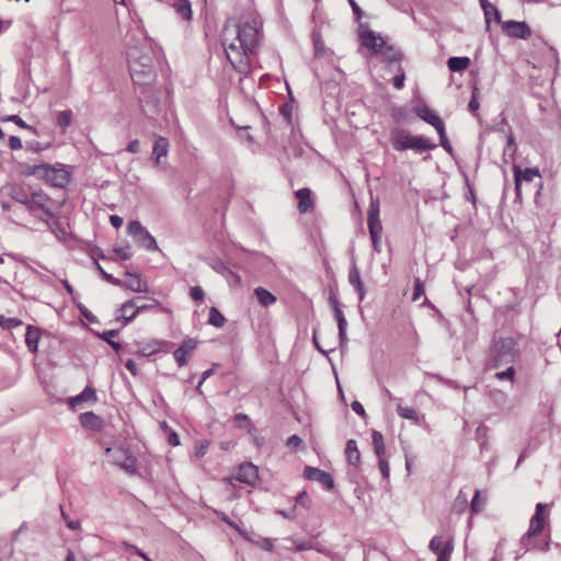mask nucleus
I'll return each mask as SVG.
<instances>
[{
    "mask_svg": "<svg viewBox=\"0 0 561 561\" xmlns=\"http://www.w3.org/2000/svg\"><path fill=\"white\" fill-rule=\"evenodd\" d=\"M350 283L356 287V289L358 290V293L360 295V298H363L364 287H363V283H362L359 273H358V271L356 268H354L350 273Z\"/></svg>",
    "mask_w": 561,
    "mask_h": 561,
    "instance_id": "e433bc0d",
    "label": "nucleus"
},
{
    "mask_svg": "<svg viewBox=\"0 0 561 561\" xmlns=\"http://www.w3.org/2000/svg\"><path fill=\"white\" fill-rule=\"evenodd\" d=\"M287 447L291 450H296L302 445V439L298 435H291L286 443Z\"/></svg>",
    "mask_w": 561,
    "mask_h": 561,
    "instance_id": "603ef678",
    "label": "nucleus"
},
{
    "mask_svg": "<svg viewBox=\"0 0 561 561\" xmlns=\"http://www.w3.org/2000/svg\"><path fill=\"white\" fill-rule=\"evenodd\" d=\"M98 270H99L100 274L102 275L103 279H105L107 283H110L114 286L121 285V279L106 273L100 264H98Z\"/></svg>",
    "mask_w": 561,
    "mask_h": 561,
    "instance_id": "de8ad7c7",
    "label": "nucleus"
},
{
    "mask_svg": "<svg viewBox=\"0 0 561 561\" xmlns=\"http://www.w3.org/2000/svg\"><path fill=\"white\" fill-rule=\"evenodd\" d=\"M397 412L402 419L416 421L419 417L416 410L412 407H404V405L398 404Z\"/></svg>",
    "mask_w": 561,
    "mask_h": 561,
    "instance_id": "c9c22d12",
    "label": "nucleus"
},
{
    "mask_svg": "<svg viewBox=\"0 0 561 561\" xmlns=\"http://www.w3.org/2000/svg\"><path fill=\"white\" fill-rule=\"evenodd\" d=\"M547 504L538 503L536 505L535 514L529 520V527L522 538V543L526 549L535 548L531 540L538 536L548 525L549 514L546 512Z\"/></svg>",
    "mask_w": 561,
    "mask_h": 561,
    "instance_id": "423d86ee",
    "label": "nucleus"
},
{
    "mask_svg": "<svg viewBox=\"0 0 561 561\" xmlns=\"http://www.w3.org/2000/svg\"><path fill=\"white\" fill-rule=\"evenodd\" d=\"M72 116L73 114L71 110L60 111L57 114V124L60 127L62 134H65L67 128L71 125Z\"/></svg>",
    "mask_w": 561,
    "mask_h": 561,
    "instance_id": "7c9ffc66",
    "label": "nucleus"
},
{
    "mask_svg": "<svg viewBox=\"0 0 561 561\" xmlns=\"http://www.w3.org/2000/svg\"><path fill=\"white\" fill-rule=\"evenodd\" d=\"M61 515H62L64 519L66 520L68 528L72 529V530H77L80 528V523L78 520L68 519V517L64 511H61Z\"/></svg>",
    "mask_w": 561,
    "mask_h": 561,
    "instance_id": "bf43d9fd",
    "label": "nucleus"
},
{
    "mask_svg": "<svg viewBox=\"0 0 561 561\" xmlns=\"http://www.w3.org/2000/svg\"><path fill=\"white\" fill-rule=\"evenodd\" d=\"M438 135H439V138H440L442 147L449 151L451 149V146H450L449 140H448V138L446 136V130L444 129L443 135L442 134H438Z\"/></svg>",
    "mask_w": 561,
    "mask_h": 561,
    "instance_id": "e2e57ef3",
    "label": "nucleus"
},
{
    "mask_svg": "<svg viewBox=\"0 0 561 561\" xmlns=\"http://www.w3.org/2000/svg\"><path fill=\"white\" fill-rule=\"evenodd\" d=\"M80 423L83 427L90 430H100L103 425V421L100 416L93 412H85L80 415Z\"/></svg>",
    "mask_w": 561,
    "mask_h": 561,
    "instance_id": "a878e982",
    "label": "nucleus"
},
{
    "mask_svg": "<svg viewBox=\"0 0 561 561\" xmlns=\"http://www.w3.org/2000/svg\"><path fill=\"white\" fill-rule=\"evenodd\" d=\"M514 376H515V368L512 365L508 366L507 369L495 374V378L499 380L507 379V380L513 381Z\"/></svg>",
    "mask_w": 561,
    "mask_h": 561,
    "instance_id": "37998d69",
    "label": "nucleus"
},
{
    "mask_svg": "<svg viewBox=\"0 0 561 561\" xmlns=\"http://www.w3.org/2000/svg\"><path fill=\"white\" fill-rule=\"evenodd\" d=\"M479 1H480V5H481L483 11L488 12V9H489V11L493 10L495 12V5L494 4L490 3L488 0H479Z\"/></svg>",
    "mask_w": 561,
    "mask_h": 561,
    "instance_id": "774afa93",
    "label": "nucleus"
},
{
    "mask_svg": "<svg viewBox=\"0 0 561 561\" xmlns=\"http://www.w3.org/2000/svg\"><path fill=\"white\" fill-rule=\"evenodd\" d=\"M304 477L308 480L318 481L328 490H332L334 488V480L332 476L329 472L323 471L321 469L307 466L304 470Z\"/></svg>",
    "mask_w": 561,
    "mask_h": 561,
    "instance_id": "2eb2a0df",
    "label": "nucleus"
},
{
    "mask_svg": "<svg viewBox=\"0 0 561 561\" xmlns=\"http://www.w3.org/2000/svg\"><path fill=\"white\" fill-rule=\"evenodd\" d=\"M378 465H379L381 476L385 479H388L390 476V467H389V462L387 461L386 457L378 458Z\"/></svg>",
    "mask_w": 561,
    "mask_h": 561,
    "instance_id": "3c124183",
    "label": "nucleus"
},
{
    "mask_svg": "<svg viewBox=\"0 0 561 561\" xmlns=\"http://www.w3.org/2000/svg\"><path fill=\"white\" fill-rule=\"evenodd\" d=\"M447 65L451 72H461L469 67L470 59L468 57H450Z\"/></svg>",
    "mask_w": 561,
    "mask_h": 561,
    "instance_id": "cd10ccee",
    "label": "nucleus"
},
{
    "mask_svg": "<svg viewBox=\"0 0 561 561\" xmlns=\"http://www.w3.org/2000/svg\"><path fill=\"white\" fill-rule=\"evenodd\" d=\"M502 31L512 38L528 39L531 36V30L526 22L505 21L502 23Z\"/></svg>",
    "mask_w": 561,
    "mask_h": 561,
    "instance_id": "ddd939ff",
    "label": "nucleus"
},
{
    "mask_svg": "<svg viewBox=\"0 0 561 561\" xmlns=\"http://www.w3.org/2000/svg\"><path fill=\"white\" fill-rule=\"evenodd\" d=\"M96 392L93 388L87 387L80 394L71 397L68 401L71 408H78L82 402H95Z\"/></svg>",
    "mask_w": 561,
    "mask_h": 561,
    "instance_id": "4be33fe9",
    "label": "nucleus"
},
{
    "mask_svg": "<svg viewBox=\"0 0 561 561\" xmlns=\"http://www.w3.org/2000/svg\"><path fill=\"white\" fill-rule=\"evenodd\" d=\"M415 113L421 119L432 125L438 134L443 135L445 124L435 111L428 106H421L415 110Z\"/></svg>",
    "mask_w": 561,
    "mask_h": 561,
    "instance_id": "dca6fc26",
    "label": "nucleus"
},
{
    "mask_svg": "<svg viewBox=\"0 0 561 561\" xmlns=\"http://www.w3.org/2000/svg\"><path fill=\"white\" fill-rule=\"evenodd\" d=\"M425 294V288L423 283L416 278L414 282V288H413V301H417L422 296Z\"/></svg>",
    "mask_w": 561,
    "mask_h": 561,
    "instance_id": "c03bdc74",
    "label": "nucleus"
},
{
    "mask_svg": "<svg viewBox=\"0 0 561 561\" xmlns=\"http://www.w3.org/2000/svg\"><path fill=\"white\" fill-rule=\"evenodd\" d=\"M478 93L479 89L477 87L473 88L472 91V98L468 104L469 111L472 113H476L479 110V102H478Z\"/></svg>",
    "mask_w": 561,
    "mask_h": 561,
    "instance_id": "09e8293b",
    "label": "nucleus"
},
{
    "mask_svg": "<svg viewBox=\"0 0 561 561\" xmlns=\"http://www.w3.org/2000/svg\"><path fill=\"white\" fill-rule=\"evenodd\" d=\"M9 147L11 150H21L23 148L22 140L18 136H10Z\"/></svg>",
    "mask_w": 561,
    "mask_h": 561,
    "instance_id": "13d9d810",
    "label": "nucleus"
},
{
    "mask_svg": "<svg viewBox=\"0 0 561 561\" xmlns=\"http://www.w3.org/2000/svg\"><path fill=\"white\" fill-rule=\"evenodd\" d=\"M158 306H159V301L158 300L150 299L149 304H142V305H137L136 304V309L138 310V313H139V312L145 311V310H152V309L157 308Z\"/></svg>",
    "mask_w": 561,
    "mask_h": 561,
    "instance_id": "6e6d98bb",
    "label": "nucleus"
},
{
    "mask_svg": "<svg viewBox=\"0 0 561 561\" xmlns=\"http://www.w3.org/2000/svg\"><path fill=\"white\" fill-rule=\"evenodd\" d=\"M22 324L21 320H18L15 318H5L3 316H0V325L4 328H15Z\"/></svg>",
    "mask_w": 561,
    "mask_h": 561,
    "instance_id": "49530a36",
    "label": "nucleus"
},
{
    "mask_svg": "<svg viewBox=\"0 0 561 561\" xmlns=\"http://www.w3.org/2000/svg\"><path fill=\"white\" fill-rule=\"evenodd\" d=\"M254 294L263 307H267L276 301V296L263 287L255 288Z\"/></svg>",
    "mask_w": 561,
    "mask_h": 561,
    "instance_id": "c85d7f7f",
    "label": "nucleus"
},
{
    "mask_svg": "<svg viewBox=\"0 0 561 561\" xmlns=\"http://www.w3.org/2000/svg\"><path fill=\"white\" fill-rule=\"evenodd\" d=\"M129 70L131 80L139 85H146L153 81L154 71L152 59L149 55L135 56V51L129 53Z\"/></svg>",
    "mask_w": 561,
    "mask_h": 561,
    "instance_id": "20e7f679",
    "label": "nucleus"
},
{
    "mask_svg": "<svg viewBox=\"0 0 561 561\" xmlns=\"http://www.w3.org/2000/svg\"><path fill=\"white\" fill-rule=\"evenodd\" d=\"M209 445H210V443L206 439L197 442L196 447H195V456L197 458L204 457L208 451Z\"/></svg>",
    "mask_w": 561,
    "mask_h": 561,
    "instance_id": "a19ab883",
    "label": "nucleus"
},
{
    "mask_svg": "<svg viewBox=\"0 0 561 561\" xmlns=\"http://www.w3.org/2000/svg\"><path fill=\"white\" fill-rule=\"evenodd\" d=\"M118 287L129 289L134 293H148V283L139 274L126 272L125 279H121Z\"/></svg>",
    "mask_w": 561,
    "mask_h": 561,
    "instance_id": "4468645a",
    "label": "nucleus"
},
{
    "mask_svg": "<svg viewBox=\"0 0 561 561\" xmlns=\"http://www.w3.org/2000/svg\"><path fill=\"white\" fill-rule=\"evenodd\" d=\"M110 222L112 224V226L116 229L121 228L124 220L121 216L118 215H111L110 216Z\"/></svg>",
    "mask_w": 561,
    "mask_h": 561,
    "instance_id": "052dcab7",
    "label": "nucleus"
},
{
    "mask_svg": "<svg viewBox=\"0 0 561 561\" xmlns=\"http://www.w3.org/2000/svg\"><path fill=\"white\" fill-rule=\"evenodd\" d=\"M50 198L43 192H33L30 198H26L25 205L30 210L41 209L46 214L50 211Z\"/></svg>",
    "mask_w": 561,
    "mask_h": 561,
    "instance_id": "f3484780",
    "label": "nucleus"
},
{
    "mask_svg": "<svg viewBox=\"0 0 561 561\" xmlns=\"http://www.w3.org/2000/svg\"><path fill=\"white\" fill-rule=\"evenodd\" d=\"M175 12L184 20L190 21L192 19V7L188 0H176L173 3Z\"/></svg>",
    "mask_w": 561,
    "mask_h": 561,
    "instance_id": "bb28decb",
    "label": "nucleus"
},
{
    "mask_svg": "<svg viewBox=\"0 0 561 561\" xmlns=\"http://www.w3.org/2000/svg\"><path fill=\"white\" fill-rule=\"evenodd\" d=\"M453 551L451 542H447L442 551L437 552V561H449Z\"/></svg>",
    "mask_w": 561,
    "mask_h": 561,
    "instance_id": "79ce46f5",
    "label": "nucleus"
},
{
    "mask_svg": "<svg viewBox=\"0 0 561 561\" xmlns=\"http://www.w3.org/2000/svg\"><path fill=\"white\" fill-rule=\"evenodd\" d=\"M404 79H405V73L402 69H400V73H398L394 78H393V87L397 89V90H401L404 85Z\"/></svg>",
    "mask_w": 561,
    "mask_h": 561,
    "instance_id": "4d7b16f0",
    "label": "nucleus"
},
{
    "mask_svg": "<svg viewBox=\"0 0 561 561\" xmlns=\"http://www.w3.org/2000/svg\"><path fill=\"white\" fill-rule=\"evenodd\" d=\"M125 366L133 376L138 374L137 365L133 359H128Z\"/></svg>",
    "mask_w": 561,
    "mask_h": 561,
    "instance_id": "0e129e2a",
    "label": "nucleus"
},
{
    "mask_svg": "<svg viewBox=\"0 0 561 561\" xmlns=\"http://www.w3.org/2000/svg\"><path fill=\"white\" fill-rule=\"evenodd\" d=\"M329 302L333 309L334 318L337 321L339 336H340L341 344H343L346 341V332H345L346 325H347L346 319H345L344 313L340 307V302L334 295H332L329 298Z\"/></svg>",
    "mask_w": 561,
    "mask_h": 561,
    "instance_id": "a211bd4d",
    "label": "nucleus"
},
{
    "mask_svg": "<svg viewBox=\"0 0 561 561\" xmlns=\"http://www.w3.org/2000/svg\"><path fill=\"white\" fill-rule=\"evenodd\" d=\"M138 300H140V298L128 300L122 305L119 314L125 323L130 322L138 314V310L136 309V302Z\"/></svg>",
    "mask_w": 561,
    "mask_h": 561,
    "instance_id": "b1692460",
    "label": "nucleus"
},
{
    "mask_svg": "<svg viewBox=\"0 0 561 561\" xmlns=\"http://www.w3.org/2000/svg\"><path fill=\"white\" fill-rule=\"evenodd\" d=\"M371 437H373L374 450H375L377 458L386 457V446H385L382 434L378 431H374Z\"/></svg>",
    "mask_w": 561,
    "mask_h": 561,
    "instance_id": "c756f323",
    "label": "nucleus"
},
{
    "mask_svg": "<svg viewBox=\"0 0 561 561\" xmlns=\"http://www.w3.org/2000/svg\"><path fill=\"white\" fill-rule=\"evenodd\" d=\"M127 151L130 153H137L139 151V141L137 139L131 140L127 146Z\"/></svg>",
    "mask_w": 561,
    "mask_h": 561,
    "instance_id": "69168bd1",
    "label": "nucleus"
},
{
    "mask_svg": "<svg viewBox=\"0 0 561 561\" xmlns=\"http://www.w3.org/2000/svg\"><path fill=\"white\" fill-rule=\"evenodd\" d=\"M190 296L193 300L202 301L205 297L204 290L199 286H194L190 290Z\"/></svg>",
    "mask_w": 561,
    "mask_h": 561,
    "instance_id": "864d4df0",
    "label": "nucleus"
},
{
    "mask_svg": "<svg viewBox=\"0 0 561 561\" xmlns=\"http://www.w3.org/2000/svg\"><path fill=\"white\" fill-rule=\"evenodd\" d=\"M260 26L257 19L245 18L238 25H226L222 31L226 56L238 72L250 69V55L255 53L260 42Z\"/></svg>",
    "mask_w": 561,
    "mask_h": 561,
    "instance_id": "f257e3e1",
    "label": "nucleus"
},
{
    "mask_svg": "<svg viewBox=\"0 0 561 561\" xmlns=\"http://www.w3.org/2000/svg\"><path fill=\"white\" fill-rule=\"evenodd\" d=\"M485 504V500L481 499V492L477 491L472 501H471V512L472 513H480Z\"/></svg>",
    "mask_w": 561,
    "mask_h": 561,
    "instance_id": "ea45409f",
    "label": "nucleus"
},
{
    "mask_svg": "<svg viewBox=\"0 0 561 561\" xmlns=\"http://www.w3.org/2000/svg\"><path fill=\"white\" fill-rule=\"evenodd\" d=\"M26 174L35 175L55 187H65L70 182V173L62 168L49 164H34L27 167Z\"/></svg>",
    "mask_w": 561,
    "mask_h": 561,
    "instance_id": "39448f33",
    "label": "nucleus"
},
{
    "mask_svg": "<svg viewBox=\"0 0 561 561\" xmlns=\"http://www.w3.org/2000/svg\"><path fill=\"white\" fill-rule=\"evenodd\" d=\"M41 340V331L38 328L27 325L25 333V343L32 353L37 352L38 343Z\"/></svg>",
    "mask_w": 561,
    "mask_h": 561,
    "instance_id": "5701e85b",
    "label": "nucleus"
},
{
    "mask_svg": "<svg viewBox=\"0 0 561 561\" xmlns=\"http://www.w3.org/2000/svg\"><path fill=\"white\" fill-rule=\"evenodd\" d=\"M468 505L467 495L463 492H459V494L456 496L454 504H453V512L456 514H461L466 511Z\"/></svg>",
    "mask_w": 561,
    "mask_h": 561,
    "instance_id": "f704fd0d",
    "label": "nucleus"
},
{
    "mask_svg": "<svg viewBox=\"0 0 561 561\" xmlns=\"http://www.w3.org/2000/svg\"><path fill=\"white\" fill-rule=\"evenodd\" d=\"M492 367L499 368L504 365H512L519 357L517 343L513 337H502L496 341L492 348Z\"/></svg>",
    "mask_w": 561,
    "mask_h": 561,
    "instance_id": "7ed1b4c3",
    "label": "nucleus"
},
{
    "mask_svg": "<svg viewBox=\"0 0 561 561\" xmlns=\"http://www.w3.org/2000/svg\"><path fill=\"white\" fill-rule=\"evenodd\" d=\"M444 546H445V545H444L443 537H440V536H435V537H433V538L431 539L428 548H430L433 552L437 553V552L442 551V549L444 548Z\"/></svg>",
    "mask_w": 561,
    "mask_h": 561,
    "instance_id": "a18cd8bd",
    "label": "nucleus"
},
{
    "mask_svg": "<svg viewBox=\"0 0 561 561\" xmlns=\"http://www.w3.org/2000/svg\"><path fill=\"white\" fill-rule=\"evenodd\" d=\"M0 122H12L14 123L15 125H18L19 127L23 128V129H27L30 131H32L33 134H36V129L26 124L19 115H7V116H3L0 118Z\"/></svg>",
    "mask_w": 561,
    "mask_h": 561,
    "instance_id": "473e14b6",
    "label": "nucleus"
},
{
    "mask_svg": "<svg viewBox=\"0 0 561 561\" xmlns=\"http://www.w3.org/2000/svg\"><path fill=\"white\" fill-rule=\"evenodd\" d=\"M345 456L350 465L357 467L360 462V453L357 448V443L354 439H350L346 443Z\"/></svg>",
    "mask_w": 561,
    "mask_h": 561,
    "instance_id": "393cba45",
    "label": "nucleus"
},
{
    "mask_svg": "<svg viewBox=\"0 0 561 561\" xmlns=\"http://www.w3.org/2000/svg\"><path fill=\"white\" fill-rule=\"evenodd\" d=\"M114 251L122 260H129L131 257L130 247L116 248Z\"/></svg>",
    "mask_w": 561,
    "mask_h": 561,
    "instance_id": "5fc2aeb1",
    "label": "nucleus"
},
{
    "mask_svg": "<svg viewBox=\"0 0 561 561\" xmlns=\"http://www.w3.org/2000/svg\"><path fill=\"white\" fill-rule=\"evenodd\" d=\"M105 451L111 456L113 462L128 474H135L137 472V459L128 449L123 447H108Z\"/></svg>",
    "mask_w": 561,
    "mask_h": 561,
    "instance_id": "6e6552de",
    "label": "nucleus"
},
{
    "mask_svg": "<svg viewBox=\"0 0 561 561\" xmlns=\"http://www.w3.org/2000/svg\"><path fill=\"white\" fill-rule=\"evenodd\" d=\"M208 323L215 328H222L226 323V318L216 307H210Z\"/></svg>",
    "mask_w": 561,
    "mask_h": 561,
    "instance_id": "2f4dec72",
    "label": "nucleus"
},
{
    "mask_svg": "<svg viewBox=\"0 0 561 561\" xmlns=\"http://www.w3.org/2000/svg\"><path fill=\"white\" fill-rule=\"evenodd\" d=\"M197 342L194 339H186L174 351L173 356L180 367L187 364V356L196 348Z\"/></svg>",
    "mask_w": 561,
    "mask_h": 561,
    "instance_id": "6ab92c4d",
    "label": "nucleus"
},
{
    "mask_svg": "<svg viewBox=\"0 0 561 561\" xmlns=\"http://www.w3.org/2000/svg\"><path fill=\"white\" fill-rule=\"evenodd\" d=\"M257 478V467L251 462H245L239 466L236 474L225 478V482L229 485H234V481L253 485Z\"/></svg>",
    "mask_w": 561,
    "mask_h": 561,
    "instance_id": "9d476101",
    "label": "nucleus"
},
{
    "mask_svg": "<svg viewBox=\"0 0 561 561\" xmlns=\"http://www.w3.org/2000/svg\"><path fill=\"white\" fill-rule=\"evenodd\" d=\"M350 4L352 7V10H353L354 14L356 15V19L357 20L362 19L363 18V11L358 7V4L354 0H350Z\"/></svg>",
    "mask_w": 561,
    "mask_h": 561,
    "instance_id": "680f3d73",
    "label": "nucleus"
},
{
    "mask_svg": "<svg viewBox=\"0 0 561 561\" xmlns=\"http://www.w3.org/2000/svg\"><path fill=\"white\" fill-rule=\"evenodd\" d=\"M118 334L116 330H107L104 331L101 335V337L106 341L115 351L121 350L122 345L117 342L112 341L113 337H115Z\"/></svg>",
    "mask_w": 561,
    "mask_h": 561,
    "instance_id": "58836bf2",
    "label": "nucleus"
},
{
    "mask_svg": "<svg viewBox=\"0 0 561 561\" xmlns=\"http://www.w3.org/2000/svg\"><path fill=\"white\" fill-rule=\"evenodd\" d=\"M484 13V19H485V24H486V28L490 27V23L492 20H494L495 23H499L502 25V16H501V13L499 11V9L495 7V12L493 10H488V13L486 11H483Z\"/></svg>",
    "mask_w": 561,
    "mask_h": 561,
    "instance_id": "4c0bfd02",
    "label": "nucleus"
},
{
    "mask_svg": "<svg viewBox=\"0 0 561 561\" xmlns=\"http://www.w3.org/2000/svg\"><path fill=\"white\" fill-rule=\"evenodd\" d=\"M298 199V210L301 214L309 213L313 209V201L311 198V191L307 187L300 188L296 192Z\"/></svg>",
    "mask_w": 561,
    "mask_h": 561,
    "instance_id": "aec40b11",
    "label": "nucleus"
},
{
    "mask_svg": "<svg viewBox=\"0 0 561 561\" xmlns=\"http://www.w3.org/2000/svg\"><path fill=\"white\" fill-rule=\"evenodd\" d=\"M296 504L301 505L306 508L310 507L311 500L306 491H302L296 496Z\"/></svg>",
    "mask_w": 561,
    "mask_h": 561,
    "instance_id": "8fccbe9b",
    "label": "nucleus"
},
{
    "mask_svg": "<svg viewBox=\"0 0 561 561\" xmlns=\"http://www.w3.org/2000/svg\"><path fill=\"white\" fill-rule=\"evenodd\" d=\"M390 142L396 151L413 150L424 152L436 148L430 139L423 136H414L403 128H393L390 133Z\"/></svg>",
    "mask_w": 561,
    "mask_h": 561,
    "instance_id": "f03ea898",
    "label": "nucleus"
},
{
    "mask_svg": "<svg viewBox=\"0 0 561 561\" xmlns=\"http://www.w3.org/2000/svg\"><path fill=\"white\" fill-rule=\"evenodd\" d=\"M169 151V140L162 136H158L152 149V156L154 158V165L159 167L161 158L167 157Z\"/></svg>",
    "mask_w": 561,
    "mask_h": 561,
    "instance_id": "412c9836",
    "label": "nucleus"
},
{
    "mask_svg": "<svg viewBox=\"0 0 561 561\" xmlns=\"http://www.w3.org/2000/svg\"><path fill=\"white\" fill-rule=\"evenodd\" d=\"M352 409L355 413L359 414V415H364L365 414V409L364 407L358 402V401H354L352 403Z\"/></svg>",
    "mask_w": 561,
    "mask_h": 561,
    "instance_id": "338daca9",
    "label": "nucleus"
},
{
    "mask_svg": "<svg viewBox=\"0 0 561 561\" xmlns=\"http://www.w3.org/2000/svg\"><path fill=\"white\" fill-rule=\"evenodd\" d=\"M381 53L383 55V59L390 64L399 62L402 58V54L389 45H386Z\"/></svg>",
    "mask_w": 561,
    "mask_h": 561,
    "instance_id": "72a5a7b5",
    "label": "nucleus"
},
{
    "mask_svg": "<svg viewBox=\"0 0 561 561\" xmlns=\"http://www.w3.org/2000/svg\"><path fill=\"white\" fill-rule=\"evenodd\" d=\"M127 232L134 238L135 242L139 247L146 249L147 251L158 250L156 239L149 233L148 230L142 227L139 221H130L127 226Z\"/></svg>",
    "mask_w": 561,
    "mask_h": 561,
    "instance_id": "1a4fd4ad",
    "label": "nucleus"
},
{
    "mask_svg": "<svg viewBox=\"0 0 561 561\" xmlns=\"http://www.w3.org/2000/svg\"><path fill=\"white\" fill-rule=\"evenodd\" d=\"M359 41L363 47L371 50L374 54L382 51L387 45L381 35L368 28L360 31Z\"/></svg>",
    "mask_w": 561,
    "mask_h": 561,
    "instance_id": "f8f14e48",
    "label": "nucleus"
},
{
    "mask_svg": "<svg viewBox=\"0 0 561 561\" xmlns=\"http://www.w3.org/2000/svg\"><path fill=\"white\" fill-rule=\"evenodd\" d=\"M368 230L373 242V249L380 252V240L382 234V225L379 216V201L371 199L367 210Z\"/></svg>",
    "mask_w": 561,
    "mask_h": 561,
    "instance_id": "0eeeda50",
    "label": "nucleus"
},
{
    "mask_svg": "<svg viewBox=\"0 0 561 561\" xmlns=\"http://www.w3.org/2000/svg\"><path fill=\"white\" fill-rule=\"evenodd\" d=\"M513 172H514V183H515V192H516L517 198H520V196H522V183L523 182H531L536 178H538L539 180L541 179V173L538 168H526L525 170H523L520 165L514 164Z\"/></svg>",
    "mask_w": 561,
    "mask_h": 561,
    "instance_id": "9b49d317",
    "label": "nucleus"
}]
</instances>
